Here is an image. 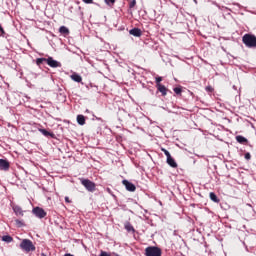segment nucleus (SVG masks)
<instances>
[{"mask_svg":"<svg viewBox=\"0 0 256 256\" xmlns=\"http://www.w3.org/2000/svg\"><path fill=\"white\" fill-rule=\"evenodd\" d=\"M32 77H34V79H37V74L36 73H31Z\"/></svg>","mask_w":256,"mask_h":256,"instance_id":"nucleus-33","label":"nucleus"},{"mask_svg":"<svg viewBox=\"0 0 256 256\" xmlns=\"http://www.w3.org/2000/svg\"><path fill=\"white\" fill-rule=\"evenodd\" d=\"M72 81H75V83H81V81H83V78L81 77V75L74 73L71 76Z\"/></svg>","mask_w":256,"mask_h":256,"instance_id":"nucleus-13","label":"nucleus"},{"mask_svg":"<svg viewBox=\"0 0 256 256\" xmlns=\"http://www.w3.org/2000/svg\"><path fill=\"white\" fill-rule=\"evenodd\" d=\"M59 32L62 33V35H69V28L66 26H61L59 28Z\"/></svg>","mask_w":256,"mask_h":256,"instance_id":"nucleus-18","label":"nucleus"},{"mask_svg":"<svg viewBox=\"0 0 256 256\" xmlns=\"http://www.w3.org/2000/svg\"><path fill=\"white\" fill-rule=\"evenodd\" d=\"M157 90L162 94V97H165V95H167V87H165V85L163 84H158L156 85Z\"/></svg>","mask_w":256,"mask_h":256,"instance_id":"nucleus-11","label":"nucleus"},{"mask_svg":"<svg viewBox=\"0 0 256 256\" xmlns=\"http://www.w3.org/2000/svg\"><path fill=\"white\" fill-rule=\"evenodd\" d=\"M46 63L49 65V67H52V69H57V67H61V62L53 59V57L46 58Z\"/></svg>","mask_w":256,"mask_h":256,"instance_id":"nucleus-6","label":"nucleus"},{"mask_svg":"<svg viewBox=\"0 0 256 256\" xmlns=\"http://www.w3.org/2000/svg\"><path fill=\"white\" fill-rule=\"evenodd\" d=\"M122 183L127 191L134 192L135 189H137V187H135V184L129 182L128 180H123Z\"/></svg>","mask_w":256,"mask_h":256,"instance_id":"nucleus-8","label":"nucleus"},{"mask_svg":"<svg viewBox=\"0 0 256 256\" xmlns=\"http://www.w3.org/2000/svg\"><path fill=\"white\" fill-rule=\"evenodd\" d=\"M194 3H197V0H194Z\"/></svg>","mask_w":256,"mask_h":256,"instance_id":"nucleus-38","label":"nucleus"},{"mask_svg":"<svg viewBox=\"0 0 256 256\" xmlns=\"http://www.w3.org/2000/svg\"><path fill=\"white\" fill-rule=\"evenodd\" d=\"M20 249L25 251V253H31V251H35L36 247L33 244V241L29 239H23L20 243Z\"/></svg>","mask_w":256,"mask_h":256,"instance_id":"nucleus-2","label":"nucleus"},{"mask_svg":"<svg viewBox=\"0 0 256 256\" xmlns=\"http://www.w3.org/2000/svg\"><path fill=\"white\" fill-rule=\"evenodd\" d=\"M10 167L11 164L9 163V161L5 159H0V171H8Z\"/></svg>","mask_w":256,"mask_h":256,"instance_id":"nucleus-7","label":"nucleus"},{"mask_svg":"<svg viewBox=\"0 0 256 256\" xmlns=\"http://www.w3.org/2000/svg\"><path fill=\"white\" fill-rule=\"evenodd\" d=\"M205 89L208 93H213V87L207 86Z\"/></svg>","mask_w":256,"mask_h":256,"instance_id":"nucleus-29","label":"nucleus"},{"mask_svg":"<svg viewBox=\"0 0 256 256\" xmlns=\"http://www.w3.org/2000/svg\"><path fill=\"white\" fill-rule=\"evenodd\" d=\"M106 5H108L109 7H113V5H115V0H104Z\"/></svg>","mask_w":256,"mask_h":256,"instance_id":"nucleus-23","label":"nucleus"},{"mask_svg":"<svg viewBox=\"0 0 256 256\" xmlns=\"http://www.w3.org/2000/svg\"><path fill=\"white\" fill-rule=\"evenodd\" d=\"M162 151H163L164 155H166L167 159H168L169 157H171V153H169V151H168L167 149L162 148Z\"/></svg>","mask_w":256,"mask_h":256,"instance_id":"nucleus-25","label":"nucleus"},{"mask_svg":"<svg viewBox=\"0 0 256 256\" xmlns=\"http://www.w3.org/2000/svg\"><path fill=\"white\" fill-rule=\"evenodd\" d=\"M163 81L162 77H157L156 78V85H161V82Z\"/></svg>","mask_w":256,"mask_h":256,"instance_id":"nucleus-27","label":"nucleus"},{"mask_svg":"<svg viewBox=\"0 0 256 256\" xmlns=\"http://www.w3.org/2000/svg\"><path fill=\"white\" fill-rule=\"evenodd\" d=\"M65 201H66V203H70L69 197H65Z\"/></svg>","mask_w":256,"mask_h":256,"instance_id":"nucleus-34","label":"nucleus"},{"mask_svg":"<svg viewBox=\"0 0 256 256\" xmlns=\"http://www.w3.org/2000/svg\"><path fill=\"white\" fill-rule=\"evenodd\" d=\"M242 42L248 49H255L256 48V36L253 34H245L242 37Z\"/></svg>","mask_w":256,"mask_h":256,"instance_id":"nucleus-1","label":"nucleus"},{"mask_svg":"<svg viewBox=\"0 0 256 256\" xmlns=\"http://www.w3.org/2000/svg\"><path fill=\"white\" fill-rule=\"evenodd\" d=\"M5 35V30L3 29V26L0 25V37H3Z\"/></svg>","mask_w":256,"mask_h":256,"instance_id":"nucleus-28","label":"nucleus"},{"mask_svg":"<svg viewBox=\"0 0 256 256\" xmlns=\"http://www.w3.org/2000/svg\"><path fill=\"white\" fill-rule=\"evenodd\" d=\"M41 256H48L47 254H45V253H41Z\"/></svg>","mask_w":256,"mask_h":256,"instance_id":"nucleus-37","label":"nucleus"},{"mask_svg":"<svg viewBox=\"0 0 256 256\" xmlns=\"http://www.w3.org/2000/svg\"><path fill=\"white\" fill-rule=\"evenodd\" d=\"M130 35H133V37H141L143 35V32L139 28H132L129 31Z\"/></svg>","mask_w":256,"mask_h":256,"instance_id":"nucleus-10","label":"nucleus"},{"mask_svg":"<svg viewBox=\"0 0 256 256\" xmlns=\"http://www.w3.org/2000/svg\"><path fill=\"white\" fill-rule=\"evenodd\" d=\"M161 248L157 246H149L145 249L146 256H161Z\"/></svg>","mask_w":256,"mask_h":256,"instance_id":"nucleus-4","label":"nucleus"},{"mask_svg":"<svg viewBox=\"0 0 256 256\" xmlns=\"http://www.w3.org/2000/svg\"><path fill=\"white\" fill-rule=\"evenodd\" d=\"M80 181H81V185H83V187H85V189L88 190L90 193L95 192V189L97 187L95 182L85 178H81Z\"/></svg>","mask_w":256,"mask_h":256,"instance_id":"nucleus-3","label":"nucleus"},{"mask_svg":"<svg viewBox=\"0 0 256 256\" xmlns=\"http://www.w3.org/2000/svg\"><path fill=\"white\" fill-rule=\"evenodd\" d=\"M13 211L16 215H21V217H23V209L21 206H13Z\"/></svg>","mask_w":256,"mask_h":256,"instance_id":"nucleus-16","label":"nucleus"},{"mask_svg":"<svg viewBox=\"0 0 256 256\" xmlns=\"http://www.w3.org/2000/svg\"><path fill=\"white\" fill-rule=\"evenodd\" d=\"M2 241H5V243H11V241H13V237L5 235L2 237Z\"/></svg>","mask_w":256,"mask_h":256,"instance_id":"nucleus-20","label":"nucleus"},{"mask_svg":"<svg viewBox=\"0 0 256 256\" xmlns=\"http://www.w3.org/2000/svg\"><path fill=\"white\" fill-rule=\"evenodd\" d=\"M244 157H245L246 161H250L251 160V153H249V152L245 153Z\"/></svg>","mask_w":256,"mask_h":256,"instance_id":"nucleus-26","label":"nucleus"},{"mask_svg":"<svg viewBox=\"0 0 256 256\" xmlns=\"http://www.w3.org/2000/svg\"><path fill=\"white\" fill-rule=\"evenodd\" d=\"M33 215L37 217L38 219H45L47 217V212L41 207H35L32 209Z\"/></svg>","mask_w":256,"mask_h":256,"instance_id":"nucleus-5","label":"nucleus"},{"mask_svg":"<svg viewBox=\"0 0 256 256\" xmlns=\"http://www.w3.org/2000/svg\"><path fill=\"white\" fill-rule=\"evenodd\" d=\"M100 256H111V255H109V253H107V252H105V251H102V252L100 253Z\"/></svg>","mask_w":256,"mask_h":256,"instance_id":"nucleus-32","label":"nucleus"},{"mask_svg":"<svg viewBox=\"0 0 256 256\" xmlns=\"http://www.w3.org/2000/svg\"><path fill=\"white\" fill-rule=\"evenodd\" d=\"M64 256H73V254L66 253Z\"/></svg>","mask_w":256,"mask_h":256,"instance_id":"nucleus-35","label":"nucleus"},{"mask_svg":"<svg viewBox=\"0 0 256 256\" xmlns=\"http://www.w3.org/2000/svg\"><path fill=\"white\" fill-rule=\"evenodd\" d=\"M38 131L44 135V137H50L51 139H55V133L49 132L46 129L39 128Z\"/></svg>","mask_w":256,"mask_h":256,"instance_id":"nucleus-9","label":"nucleus"},{"mask_svg":"<svg viewBox=\"0 0 256 256\" xmlns=\"http://www.w3.org/2000/svg\"><path fill=\"white\" fill-rule=\"evenodd\" d=\"M124 229H126L128 233H135V228L129 222H125Z\"/></svg>","mask_w":256,"mask_h":256,"instance_id":"nucleus-14","label":"nucleus"},{"mask_svg":"<svg viewBox=\"0 0 256 256\" xmlns=\"http://www.w3.org/2000/svg\"><path fill=\"white\" fill-rule=\"evenodd\" d=\"M42 63H47V58H38L36 60L37 65H42Z\"/></svg>","mask_w":256,"mask_h":256,"instance_id":"nucleus-21","label":"nucleus"},{"mask_svg":"<svg viewBox=\"0 0 256 256\" xmlns=\"http://www.w3.org/2000/svg\"><path fill=\"white\" fill-rule=\"evenodd\" d=\"M77 123H78V125H85V116L78 115L77 116Z\"/></svg>","mask_w":256,"mask_h":256,"instance_id":"nucleus-19","label":"nucleus"},{"mask_svg":"<svg viewBox=\"0 0 256 256\" xmlns=\"http://www.w3.org/2000/svg\"><path fill=\"white\" fill-rule=\"evenodd\" d=\"M173 91L174 93H176V95H181V93H183V90L181 89V87H175Z\"/></svg>","mask_w":256,"mask_h":256,"instance_id":"nucleus-22","label":"nucleus"},{"mask_svg":"<svg viewBox=\"0 0 256 256\" xmlns=\"http://www.w3.org/2000/svg\"><path fill=\"white\" fill-rule=\"evenodd\" d=\"M135 5H137V0H131L129 3V9H133V7H135Z\"/></svg>","mask_w":256,"mask_h":256,"instance_id":"nucleus-24","label":"nucleus"},{"mask_svg":"<svg viewBox=\"0 0 256 256\" xmlns=\"http://www.w3.org/2000/svg\"><path fill=\"white\" fill-rule=\"evenodd\" d=\"M16 225H18V227H23V221L16 220Z\"/></svg>","mask_w":256,"mask_h":256,"instance_id":"nucleus-30","label":"nucleus"},{"mask_svg":"<svg viewBox=\"0 0 256 256\" xmlns=\"http://www.w3.org/2000/svg\"><path fill=\"white\" fill-rule=\"evenodd\" d=\"M167 163L170 167H173V169H177V162H175V159L172 156H168Z\"/></svg>","mask_w":256,"mask_h":256,"instance_id":"nucleus-12","label":"nucleus"},{"mask_svg":"<svg viewBox=\"0 0 256 256\" xmlns=\"http://www.w3.org/2000/svg\"><path fill=\"white\" fill-rule=\"evenodd\" d=\"M236 141L238 143H240L241 145H245L248 143L247 138H245L244 136H241V135L236 136Z\"/></svg>","mask_w":256,"mask_h":256,"instance_id":"nucleus-15","label":"nucleus"},{"mask_svg":"<svg viewBox=\"0 0 256 256\" xmlns=\"http://www.w3.org/2000/svg\"><path fill=\"white\" fill-rule=\"evenodd\" d=\"M107 191H108V193H111V189L110 188H107Z\"/></svg>","mask_w":256,"mask_h":256,"instance_id":"nucleus-36","label":"nucleus"},{"mask_svg":"<svg viewBox=\"0 0 256 256\" xmlns=\"http://www.w3.org/2000/svg\"><path fill=\"white\" fill-rule=\"evenodd\" d=\"M210 199L211 201H213L214 203H219V198L217 197V194H215V192H210Z\"/></svg>","mask_w":256,"mask_h":256,"instance_id":"nucleus-17","label":"nucleus"},{"mask_svg":"<svg viewBox=\"0 0 256 256\" xmlns=\"http://www.w3.org/2000/svg\"><path fill=\"white\" fill-rule=\"evenodd\" d=\"M83 3H86V5H91L93 3V0H82Z\"/></svg>","mask_w":256,"mask_h":256,"instance_id":"nucleus-31","label":"nucleus"}]
</instances>
